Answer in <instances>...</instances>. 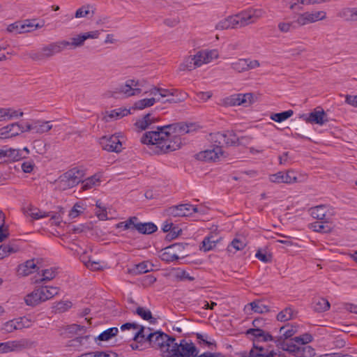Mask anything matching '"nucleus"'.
<instances>
[{"label":"nucleus","mask_w":357,"mask_h":357,"mask_svg":"<svg viewBox=\"0 0 357 357\" xmlns=\"http://www.w3.org/2000/svg\"><path fill=\"white\" fill-rule=\"evenodd\" d=\"M189 132L188 126L183 124L168 125L158 127L157 130L148 131L143 134L141 142L151 146L155 154H164L178 150L181 147V139L176 134Z\"/></svg>","instance_id":"f257e3e1"},{"label":"nucleus","mask_w":357,"mask_h":357,"mask_svg":"<svg viewBox=\"0 0 357 357\" xmlns=\"http://www.w3.org/2000/svg\"><path fill=\"white\" fill-rule=\"evenodd\" d=\"M261 10H250L230 15L219 21L215 25L217 30L240 29L255 23L263 15Z\"/></svg>","instance_id":"f03ea898"},{"label":"nucleus","mask_w":357,"mask_h":357,"mask_svg":"<svg viewBox=\"0 0 357 357\" xmlns=\"http://www.w3.org/2000/svg\"><path fill=\"white\" fill-rule=\"evenodd\" d=\"M146 340L153 347L160 349L162 357H168V355H171L173 349H176L175 347H181V342L178 343L175 337L160 331L150 333Z\"/></svg>","instance_id":"7ed1b4c3"},{"label":"nucleus","mask_w":357,"mask_h":357,"mask_svg":"<svg viewBox=\"0 0 357 357\" xmlns=\"http://www.w3.org/2000/svg\"><path fill=\"white\" fill-rule=\"evenodd\" d=\"M84 174L82 170L77 168H73L63 174L57 180L58 188L61 190L73 188L81 182Z\"/></svg>","instance_id":"20e7f679"},{"label":"nucleus","mask_w":357,"mask_h":357,"mask_svg":"<svg viewBox=\"0 0 357 357\" xmlns=\"http://www.w3.org/2000/svg\"><path fill=\"white\" fill-rule=\"evenodd\" d=\"M144 80L127 79L123 84L116 88V93H119L124 98L139 96L142 92V87L144 86Z\"/></svg>","instance_id":"39448f33"},{"label":"nucleus","mask_w":357,"mask_h":357,"mask_svg":"<svg viewBox=\"0 0 357 357\" xmlns=\"http://www.w3.org/2000/svg\"><path fill=\"white\" fill-rule=\"evenodd\" d=\"M208 140L212 143V146L222 147L224 144L232 146L237 143L238 137L232 131L225 132H217L209 135Z\"/></svg>","instance_id":"423d86ee"},{"label":"nucleus","mask_w":357,"mask_h":357,"mask_svg":"<svg viewBox=\"0 0 357 357\" xmlns=\"http://www.w3.org/2000/svg\"><path fill=\"white\" fill-rule=\"evenodd\" d=\"M230 68L235 73H241L260 66L258 60H252L250 59L239 58L232 61L230 63Z\"/></svg>","instance_id":"0eeeda50"},{"label":"nucleus","mask_w":357,"mask_h":357,"mask_svg":"<svg viewBox=\"0 0 357 357\" xmlns=\"http://www.w3.org/2000/svg\"><path fill=\"white\" fill-rule=\"evenodd\" d=\"M34 342L28 339H20L0 343V351L7 353L31 348Z\"/></svg>","instance_id":"6e6552de"},{"label":"nucleus","mask_w":357,"mask_h":357,"mask_svg":"<svg viewBox=\"0 0 357 357\" xmlns=\"http://www.w3.org/2000/svg\"><path fill=\"white\" fill-rule=\"evenodd\" d=\"M197 212V207L190 204L172 206L166 209L167 214L174 218L189 216Z\"/></svg>","instance_id":"1a4fd4ad"},{"label":"nucleus","mask_w":357,"mask_h":357,"mask_svg":"<svg viewBox=\"0 0 357 357\" xmlns=\"http://www.w3.org/2000/svg\"><path fill=\"white\" fill-rule=\"evenodd\" d=\"M245 335L253 342V348L264 347L259 345L260 342H267L273 341V336L264 329H248L245 332Z\"/></svg>","instance_id":"9d476101"},{"label":"nucleus","mask_w":357,"mask_h":357,"mask_svg":"<svg viewBox=\"0 0 357 357\" xmlns=\"http://www.w3.org/2000/svg\"><path fill=\"white\" fill-rule=\"evenodd\" d=\"M219 57V52L218 50H202L196 52L193 55V59L195 61V65L198 67L202 66L203 64L211 63L214 59Z\"/></svg>","instance_id":"9b49d317"},{"label":"nucleus","mask_w":357,"mask_h":357,"mask_svg":"<svg viewBox=\"0 0 357 357\" xmlns=\"http://www.w3.org/2000/svg\"><path fill=\"white\" fill-rule=\"evenodd\" d=\"M99 143L104 150L109 152L119 153L122 149V144L119 137L114 135L100 137Z\"/></svg>","instance_id":"f8f14e48"},{"label":"nucleus","mask_w":357,"mask_h":357,"mask_svg":"<svg viewBox=\"0 0 357 357\" xmlns=\"http://www.w3.org/2000/svg\"><path fill=\"white\" fill-rule=\"evenodd\" d=\"M269 180L273 183L291 184L298 181L294 171L289 169L287 172H278L269 176Z\"/></svg>","instance_id":"ddd939ff"},{"label":"nucleus","mask_w":357,"mask_h":357,"mask_svg":"<svg viewBox=\"0 0 357 357\" xmlns=\"http://www.w3.org/2000/svg\"><path fill=\"white\" fill-rule=\"evenodd\" d=\"M224 155V152L220 147L213 146V149L200 151L196 156L199 160L205 162H215Z\"/></svg>","instance_id":"4468645a"},{"label":"nucleus","mask_w":357,"mask_h":357,"mask_svg":"<svg viewBox=\"0 0 357 357\" xmlns=\"http://www.w3.org/2000/svg\"><path fill=\"white\" fill-rule=\"evenodd\" d=\"M24 132V128L18 123H13L0 128V139H8Z\"/></svg>","instance_id":"2eb2a0df"},{"label":"nucleus","mask_w":357,"mask_h":357,"mask_svg":"<svg viewBox=\"0 0 357 357\" xmlns=\"http://www.w3.org/2000/svg\"><path fill=\"white\" fill-rule=\"evenodd\" d=\"M66 43H61V41L52 43L41 48L43 54L45 59L50 58L54 54L61 52L65 49Z\"/></svg>","instance_id":"dca6fc26"},{"label":"nucleus","mask_w":357,"mask_h":357,"mask_svg":"<svg viewBox=\"0 0 357 357\" xmlns=\"http://www.w3.org/2000/svg\"><path fill=\"white\" fill-rule=\"evenodd\" d=\"M306 122L316 123L320 126L328 121L327 115L324 109H314V112L310 113L309 116L305 119Z\"/></svg>","instance_id":"f3484780"},{"label":"nucleus","mask_w":357,"mask_h":357,"mask_svg":"<svg viewBox=\"0 0 357 357\" xmlns=\"http://www.w3.org/2000/svg\"><path fill=\"white\" fill-rule=\"evenodd\" d=\"M253 98L252 93H238L231 96L229 98V103L231 105H248L251 104Z\"/></svg>","instance_id":"a211bd4d"},{"label":"nucleus","mask_w":357,"mask_h":357,"mask_svg":"<svg viewBox=\"0 0 357 357\" xmlns=\"http://www.w3.org/2000/svg\"><path fill=\"white\" fill-rule=\"evenodd\" d=\"M45 26V21L37 22L36 19H27L22 21V33H30Z\"/></svg>","instance_id":"6ab92c4d"},{"label":"nucleus","mask_w":357,"mask_h":357,"mask_svg":"<svg viewBox=\"0 0 357 357\" xmlns=\"http://www.w3.org/2000/svg\"><path fill=\"white\" fill-rule=\"evenodd\" d=\"M39 288L35 289L31 293L26 295L24 301L27 305L36 306L45 302Z\"/></svg>","instance_id":"aec40b11"},{"label":"nucleus","mask_w":357,"mask_h":357,"mask_svg":"<svg viewBox=\"0 0 357 357\" xmlns=\"http://www.w3.org/2000/svg\"><path fill=\"white\" fill-rule=\"evenodd\" d=\"M180 244H174L165 248V251L162 255V260L167 261H174L180 258V256L176 252V250L182 248Z\"/></svg>","instance_id":"412c9836"},{"label":"nucleus","mask_w":357,"mask_h":357,"mask_svg":"<svg viewBox=\"0 0 357 357\" xmlns=\"http://www.w3.org/2000/svg\"><path fill=\"white\" fill-rule=\"evenodd\" d=\"M158 229L157 226L153 222H139L138 220L134 223V230H137L139 233L142 234H151L156 231Z\"/></svg>","instance_id":"4be33fe9"},{"label":"nucleus","mask_w":357,"mask_h":357,"mask_svg":"<svg viewBox=\"0 0 357 357\" xmlns=\"http://www.w3.org/2000/svg\"><path fill=\"white\" fill-rule=\"evenodd\" d=\"M249 357H284V356L274 352L273 351H268L264 347H257L252 349L250 351Z\"/></svg>","instance_id":"5701e85b"},{"label":"nucleus","mask_w":357,"mask_h":357,"mask_svg":"<svg viewBox=\"0 0 357 357\" xmlns=\"http://www.w3.org/2000/svg\"><path fill=\"white\" fill-rule=\"evenodd\" d=\"M37 268L36 264L33 259L27 260L17 267V273L20 275L26 276L32 273Z\"/></svg>","instance_id":"b1692460"},{"label":"nucleus","mask_w":357,"mask_h":357,"mask_svg":"<svg viewBox=\"0 0 357 357\" xmlns=\"http://www.w3.org/2000/svg\"><path fill=\"white\" fill-rule=\"evenodd\" d=\"M328 207L326 205H319L310 209V215L317 220H328L326 218Z\"/></svg>","instance_id":"393cba45"},{"label":"nucleus","mask_w":357,"mask_h":357,"mask_svg":"<svg viewBox=\"0 0 357 357\" xmlns=\"http://www.w3.org/2000/svg\"><path fill=\"white\" fill-rule=\"evenodd\" d=\"M155 120V119L152 116V114L151 113H148L146 115H144L142 118L138 119L135 123V126L137 129L140 130H144L153 123H154Z\"/></svg>","instance_id":"a878e982"},{"label":"nucleus","mask_w":357,"mask_h":357,"mask_svg":"<svg viewBox=\"0 0 357 357\" xmlns=\"http://www.w3.org/2000/svg\"><path fill=\"white\" fill-rule=\"evenodd\" d=\"M34 133L43 134L47 132L52 128L50 121L42 120H33Z\"/></svg>","instance_id":"bb28decb"},{"label":"nucleus","mask_w":357,"mask_h":357,"mask_svg":"<svg viewBox=\"0 0 357 357\" xmlns=\"http://www.w3.org/2000/svg\"><path fill=\"white\" fill-rule=\"evenodd\" d=\"M57 275L56 268H50L48 269H44L41 271V276L38 279H36L35 283H41L43 282H47L53 280Z\"/></svg>","instance_id":"cd10ccee"},{"label":"nucleus","mask_w":357,"mask_h":357,"mask_svg":"<svg viewBox=\"0 0 357 357\" xmlns=\"http://www.w3.org/2000/svg\"><path fill=\"white\" fill-rule=\"evenodd\" d=\"M167 98L163 101V103H178L184 101L188 98V93L176 89L174 95L171 94Z\"/></svg>","instance_id":"c85d7f7f"},{"label":"nucleus","mask_w":357,"mask_h":357,"mask_svg":"<svg viewBox=\"0 0 357 357\" xmlns=\"http://www.w3.org/2000/svg\"><path fill=\"white\" fill-rule=\"evenodd\" d=\"M45 301L51 299L59 292V288L52 286H42L39 287Z\"/></svg>","instance_id":"c756f323"},{"label":"nucleus","mask_w":357,"mask_h":357,"mask_svg":"<svg viewBox=\"0 0 357 357\" xmlns=\"http://www.w3.org/2000/svg\"><path fill=\"white\" fill-rule=\"evenodd\" d=\"M81 181L82 189L83 190H87L92 188L93 187L100 185V176L99 175L95 174Z\"/></svg>","instance_id":"7c9ffc66"},{"label":"nucleus","mask_w":357,"mask_h":357,"mask_svg":"<svg viewBox=\"0 0 357 357\" xmlns=\"http://www.w3.org/2000/svg\"><path fill=\"white\" fill-rule=\"evenodd\" d=\"M160 98H144L136 101L134 104L133 108L135 109H144L145 108L153 106L156 102L160 101Z\"/></svg>","instance_id":"2f4dec72"},{"label":"nucleus","mask_w":357,"mask_h":357,"mask_svg":"<svg viewBox=\"0 0 357 357\" xmlns=\"http://www.w3.org/2000/svg\"><path fill=\"white\" fill-rule=\"evenodd\" d=\"M330 303L324 298H315L313 302L314 310L317 312H323L327 311L330 308Z\"/></svg>","instance_id":"473e14b6"},{"label":"nucleus","mask_w":357,"mask_h":357,"mask_svg":"<svg viewBox=\"0 0 357 357\" xmlns=\"http://www.w3.org/2000/svg\"><path fill=\"white\" fill-rule=\"evenodd\" d=\"M130 114V111L127 108H118L110 111V112L105 116L107 121L109 119H119Z\"/></svg>","instance_id":"72a5a7b5"},{"label":"nucleus","mask_w":357,"mask_h":357,"mask_svg":"<svg viewBox=\"0 0 357 357\" xmlns=\"http://www.w3.org/2000/svg\"><path fill=\"white\" fill-rule=\"evenodd\" d=\"M175 89H163L160 88L157 86H152L151 89L149 91H145L144 93H149L150 95H154L156 96L157 94H159V96L161 98H167L169 97L171 94L174 95Z\"/></svg>","instance_id":"f704fd0d"},{"label":"nucleus","mask_w":357,"mask_h":357,"mask_svg":"<svg viewBox=\"0 0 357 357\" xmlns=\"http://www.w3.org/2000/svg\"><path fill=\"white\" fill-rule=\"evenodd\" d=\"M248 306L250 307L251 310L259 314H263L269 312L268 306L264 305L260 301H254L247 305H245V309H246Z\"/></svg>","instance_id":"c9c22d12"},{"label":"nucleus","mask_w":357,"mask_h":357,"mask_svg":"<svg viewBox=\"0 0 357 357\" xmlns=\"http://www.w3.org/2000/svg\"><path fill=\"white\" fill-rule=\"evenodd\" d=\"M84 42L85 39L83 33L78 34L76 36L71 38L70 41L61 40V43H68L65 45V49L68 46H70L73 49L82 47L84 45Z\"/></svg>","instance_id":"e433bc0d"},{"label":"nucleus","mask_w":357,"mask_h":357,"mask_svg":"<svg viewBox=\"0 0 357 357\" xmlns=\"http://www.w3.org/2000/svg\"><path fill=\"white\" fill-rule=\"evenodd\" d=\"M199 67L195 65V61L193 59V56H186L179 66V70L181 71H191Z\"/></svg>","instance_id":"4c0bfd02"},{"label":"nucleus","mask_w":357,"mask_h":357,"mask_svg":"<svg viewBox=\"0 0 357 357\" xmlns=\"http://www.w3.org/2000/svg\"><path fill=\"white\" fill-rule=\"evenodd\" d=\"M328 221L314 222L310 224V228L317 232L328 233L331 231V227L328 224Z\"/></svg>","instance_id":"58836bf2"},{"label":"nucleus","mask_w":357,"mask_h":357,"mask_svg":"<svg viewBox=\"0 0 357 357\" xmlns=\"http://www.w3.org/2000/svg\"><path fill=\"white\" fill-rule=\"evenodd\" d=\"M293 114L294 111L289 109L283 112L272 114L270 119L275 122L281 123L290 118Z\"/></svg>","instance_id":"ea45409f"},{"label":"nucleus","mask_w":357,"mask_h":357,"mask_svg":"<svg viewBox=\"0 0 357 357\" xmlns=\"http://www.w3.org/2000/svg\"><path fill=\"white\" fill-rule=\"evenodd\" d=\"M119 332V329L116 327L109 328L102 333H101L98 337V340L100 341H107L110 340L112 337H114L117 335Z\"/></svg>","instance_id":"a19ab883"},{"label":"nucleus","mask_w":357,"mask_h":357,"mask_svg":"<svg viewBox=\"0 0 357 357\" xmlns=\"http://www.w3.org/2000/svg\"><path fill=\"white\" fill-rule=\"evenodd\" d=\"M18 249L10 244H2L0 245V259H2L12 253L17 252Z\"/></svg>","instance_id":"79ce46f5"},{"label":"nucleus","mask_w":357,"mask_h":357,"mask_svg":"<svg viewBox=\"0 0 357 357\" xmlns=\"http://www.w3.org/2000/svg\"><path fill=\"white\" fill-rule=\"evenodd\" d=\"M312 17L310 12H305L298 16L296 22L299 26H305L308 24L314 23Z\"/></svg>","instance_id":"37998d69"},{"label":"nucleus","mask_w":357,"mask_h":357,"mask_svg":"<svg viewBox=\"0 0 357 357\" xmlns=\"http://www.w3.org/2000/svg\"><path fill=\"white\" fill-rule=\"evenodd\" d=\"M51 213H47L45 211H42L38 208H29L27 211V215L32 218L33 220H38L43 218H47L50 216Z\"/></svg>","instance_id":"c03bdc74"},{"label":"nucleus","mask_w":357,"mask_h":357,"mask_svg":"<svg viewBox=\"0 0 357 357\" xmlns=\"http://www.w3.org/2000/svg\"><path fill=\"white\" fill-rule=\"evenodd\" d=\"M314 349L310 345L300 346L297 351V357H312L314 356Z\"/></svg>","instance_id":"a18cd8bd"},{"label":"nucleus","mask_w":357,"mask_h":357,"mask_svg":"<svg viewBox=\"0 0 357 357\" xmlns=\"http://www.w3.org/2000/svg\"><path fill=\"white\" fill-rule=\"evenodd\" d=\"M17 330L19 329L17 328L15 319L5 322L1 327V331L3 333H10Z\"/></svg>","instance_id":"49530a36"},{"label":"nucleus","mask_w":357,"mask_h":357,"mask_svg":"<svg viewBox=\"0 0 357 357\" xmlns=\"http://www.w3.org/2000/svg\"><path fill=\"white\" fill-rule=\"evenodd\" d=\"M135 313L139 315L144 320H150L151 323L154 322V321H152V319L155 320V319L153 318L152 313L149 309H146L145 307H138L135 310Z\"/></svg>","instance_id":"de8ad7c7"},{"label":"nucleus","mask_w":357,"mask_h":357,"mask_svg":"<svg viewBox=\"0 0 357 357\" xmlns=\"http://www.w3.org/2000/svg\"><path fill=\"white\" fill-rule=\"evenodd\" d=\"M293 310L290 307H286L277 315V320L279 321H287L292 319Z\"/></svg>","instance_id":"09e8293b"},{"label":"nucleus","mask_w":357,"mask_h":357,"mask_svg":"<svg viewBox=\"0 0 357 357\" xmlns=\"http://www.w3.org/2000/svg\"><path fill=\"white\" fill-rule=\"evenodd\" d=\"M96 206L98 210L96 211V215L100 220H105L107 219V213L106 208L102 205V203L98 200L96 203Z\"/></svg>","instance_id":"8fccbe9b"},{"label":"nucleus","mask_w":357,"mask_h":357,"mask_svg":"<svg viewBox=\"0 0 357 357\" xmlns=\"http://www.w3.org/2000/svg\"><path fill=\"white\" fill-rule=\"evenodd\" d=\"M138 218L136 216L130 217L126 221L119 222L116 228H123L124 230H134V223Z\"/></svg>","instance_id":"3c124183"},{"label":"nucleus","mask_w":357,"mask_h":357,"mask_svg":"<svg viewBox=\"0 0 357 357\" xmlns=\"http://www.w3.org/2000/svg\"><path fill=\"white\" fill-rule=\"evenodd\" d=\"M312 340L313 337L310 333H304L293 338V340L296 343L301 344L300 346L307 345V344L311 342Z\"/></svg>","instance_id":"603ef678"},{"label":"nucleus","mask_w":357,"mask_h":357,"mask_svg":"<svg viewBox=\"0 0 357 357\" xmlns=\"http://www.w3.org/2000/svg\"><path fill=\"white\" fill-rule=\"evenodd\" d=\"M297 3H292L289 5V8L291 10H294L298 6V3H301L303 5H310V4H314V3H322L326 2H329L331 0H296Z\"/></svg>","instance_id":"864d4df0"},{"label":"nucleus","mask_w":357,"mask_h":357,"mask_svg":"<svg viewBox=\"0 0 357 357\" xmlns=\"http://www.w3.org/2000/svg\"><path fill=\"white\" fill-rule=\"evenodd\" d=\"M246 243L238 238H234L228 246V250L232 251L234 249L235 251L242 250L245 247Z\"/></svg>","instance_id":"5fc2aeb1"},{"label":"nucleus","mask_w":357,"mask_h":357,"mask_svg":"<svg viewBox=\"0 0 357 357\" xmlns=\"http://www.w3.org/2000/svg\"><path fill=\"white\" fill-rule=\"evenodd\" d=\"M15 321H17V326L19 330L29 328L32 326L31 320L26 317L17 318Z\"/></svg>","instance_id":"6e6d98bb"},{"label":"nucleus","mask_w":357,"mask_h":357,"mask_svg":"<svg viewBox=\"0 0 357 357\" xmlns=\"http://www.w3.org/2000/svg\"><path fill=\"white\" fill-rule=\"evenodd\" d=\"M7 31L15 34L22 33V21H17L7 26Z\"/></svg>","instance_id":"4d7b16f0"},{"label":"nucleus","mask_w":357,"mask_h":357,"mask_svg":"<svg viewBox=\"0 0 357 357\" xmlns=\"http://www.w3.org/2000/svg\"><path fill=\"white\" fill-rule=\"evenodd\" d=\"M8 153V158L13 160H20L26 158V155L23 154V151L21 149H9Z\"/></svg>","instance_id":"13d9d810"},{"label":"nucleus","mask_w":357,"mask_h":357,"mask_svg":"<svg viewBox=\"0 0 357 357\" xmlns=\"http://www.w3.org/2000/svg\"><path fill=\"white\" fill-rule=\"evenodd\" d=\"M6 112L8 114V120L19 118L23 116L24 113L21 109H15L12 107H7Z\"/></svg>","instance_id":"bf43d9fd"},{"label":"nucleus","mask_w":357,"mask_h":357,"mask_svg":"<svg viewBox=\"0 0 357 357\" xmlns=\"http://www.w3.org/2000/svg\"><path fill=\"white\" fill-rule=\"evenodd\" d=\"M83 262L88 268L92 271H99L102 268L100 261H93L90 258L87 261L83 260Z\"/></svg>","instance_id":"052dcab7"},{"label":"nucleus","mask_w":357,"mask_h":357,"mask_svg":"<svg viewBox=\"0 0 357 357\" xmlns=\"http://www.w3.org/2000/svg\"><path fill=\"white\" fill-rule=\"evenodd\" d=\"M255 257L262 262L268 263L271 262L272 260V255L271 253H268L266 252H262L261 250H258L255 255Z\"/></svg>","instance_id":"680f3d73"},{"label":"nucleus","mask_w":357,"mask_h":357,"mask_svg":"<svg viewBox=\"0 0 357 357\" xmlns=\"http://www.w3.org/2000/svg\"><path fill=\"white\" fill-rule=\"evenodd\" d=\"M139 330L134 335L133 340L138 342H142L144 341H146V336L144 334L145 328L142 326H139Z\"/></svg>","instance_id":"e2e57ef3"},{"label":"nucleus","mask_w":357,"mask_h":357,"mask_svg":"<svg viewBox=\"0 0 357 357\" xmlns=\"http://www.w3.org/2000/svg\"><path fill=\"white\" fill-rule=\"evenodd\" d=\"M82 207L79 204H75L72 209L69 212V217L71 219L78 217L81 213H83Z\"/></svg>","instance_id":"0e129e2a"},{"label":"nucleus","mask_w":357,"mask_h":357,"mask_svg":"<svg viewBox=\"0 0 357 357\" xmlns=\"http://www.w3.org/2000/svg\"><path fill=\"white\" fill-rule=\"evenodd\" d=\"M149 266L146 262H141L137 264L134 268V271L137 274H142L149 272Z\"/></svg>","instance_id":"69168bd1"},{"label":"nucleus","mask_w":357,"mask_h":357,"mask_svg":"<svg viewBox=\"0 0 357 357\" xmlns=\"http://www.w3.org/2000/svg\"><path fill=\"white\" fill-rule=\"evenodd\" d=\"M344 15L348 20L357 21V8H346L343 11Z\"/></svg>","instance_id":"338daca9"},{"label":"nucleus","mask_w":357,"mask_h":357,"mask_svg":"<svg viewBox=\"0 0 357 357\" xmlns=\"http://www.w3.org/2000/svg\"><path fill=\"white\" fill-rule=\"evenodd\" d=\"M72 307V303L68 301H60L56 303L55 307L59 312H65Z\"/></svg>","instance_id":"774afa93"}]
</instances>
